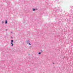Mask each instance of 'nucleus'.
<instances>
[{
	"instance_id": "f257e3e1",
	"label": "nucleus",
	"mask_w": 73,
	"mask_h": 73,
	"mask_svg": "<svg viewBox=\"0 0 73 73\" xmlns=\"http://www.w3.org/2000/svg\"><path fill=\"white\" fill-rule=\"evenodd\" d=\"M27 44L31 43L30 41H29V40H27Z\"/></svg>"
},
{
	"instance_id": "f03ea898",
	"label": "nucleus",
	"mask_w": 73,
	"mask_h": 73,
	"mask_svg": "<svg viewBox=\"0 0 73 73\" xmlns=\"http://www.w3.org/2000/svg\"><path fill=\"white\" fill-rule=\"evenodd\" d=\"M11 44H13V40H11Z\"/></svg>"
},
{
	"instance_id": "7ed1b4c3",
	"label": "nucleus",
	"mask_w": 73,
	"mask_h": 73,
	"mask_svg": "<svg viewBox=\"0 0 73 73\" xmlns=\"http://www.w3.org/2000/svg\"><path fill=\"white\" fill-rule=\"evenodd\" d=\"M5 24H7V20L5 21Z\"/></svg>"
},
{
	"instance_id": "20e7f679",
	"label": "nucleus",
	"mask_w": 73,
	"mask_h": 73,
	"mask_svg": "<svg viewBox=\"0 0 73 73\" xmlns=\"http://www.w3.org/2000/svg\"><path fill=\"white\" fill-rule=\"evenodd\" d=\"M33 11H35V9H33Z\"/></svg>"
},
{
	"instance_id": "39448f33",
	"label": "nucleus",
	"mask_w": 73,
	"mask_h": 73,
	"mask_svg": "<svg viewBox=\"0 0 73 73\" xmlns=\"http://www.w3.org/2000/svg\"><path fill=\"white\" fill-rule=\"evenodd\" d=\"M41 52H39L38 54H41Z\"/></svg>"
},
{
	"instance_id": "423d86ee",
	"label": "nucleus",
	"mask_w": 73,
	"mask_h": 73,
	"mask_svg": "<svg viewBox=\"0 0 73 73\" xmlns=\"http://www.w3.org/2000/svg\"><path fill=\"white\" fill-rule=\"evenodd\" d=\"M4 21H2V24H4Z\"/></svg>"
},
{
	"instance_id": "0eeeda50",
	"label": "nucleus",
	"mask_w": 73,
	"mask_h": 73,
	"mask_svg": "<svg viewBox=\"0 0 73 73\" xmlns=\"http://www.w3.org/2000/svg\"><path fill=\"white\" fill-rule=\"evenodd\" d=\"M13 44H11V46H13Z\"/></svg>"
},
{
	"instance_id": "6e6552de",
	"label": "nucleus",
	"mask_w": 73,
	"mask_h": 73,
	"mask_svg": "<svg viewBox=\"0 0 73 73\" xmlns=\"http://www.w3.org/2000/svg\"><path fill=\"white\" fill-rule=\"evenodd\" d=\"M29 45H31V43H28Z\"/></svg>"
},
{
	"instance_id": "1a4fd4ad",
	"label": "nucleus",
	"mask_w": 73,
	"mask_h": 73,
	"mask_svg": "<svg viewBox=\"0 0 73 73\" xmlns=\"http://www.w3.org/2000/svg\"><path fill=\"white\" fill-rule=\"evenodd\" d=\"M40 52H41V53L42 52V50H41Z\"/></svg>"
},
{
	"instance_id": "9d476101",
	"label": "nucleus",
	"mask_w": 73,
	"mask_h": 73,
	"mask_svg": "<svg viewBox=\"0 0 73 73\" xmlns=\"http://www.w3.org/2000/svg\"><path fill=\"white\" fill-rule=\"evenodd\" d=\"M6 31H8V29H6Z\"/></svg>"
},
{
	"instance_id": "9b49d317",
	"label": "nucleus",
	"mask_w": 73,
	"mask_h": 73,
	"mask_svg": "<svg viewBox=\"0 0 73 73\" xmlns=\"http://www.w3.org/2000/svg\"><path fill=\"white\" fill-rule=\"evenodd\" d=\"M11 38H13V37H11Z\"/></svg>"
},
{
	"instance_id": "f8f14e48",
	"label": "nucleus",
	"mask_w": 73,
	"mask_h": 73,
	"mask_svg": "<svg viewBox=\"0 0 73 73\" xmlns=\"http://www.w3.org/2000/svg\"><path fill=\"white\" fill-rule=\"evenodd\" d=\"M35 9V10H37V9Z\"/></svg>"
},
{
	"instance_id": "ddd939ff",
	"label": "nucleus",
	"mask_w": 73,
	"mask_h": 73,
	"mask_svg": "<svg viewBox=\"0 0 73 73\" xmlns=\"http://www.w3.org/2000/svg\"><path fill=\"white\" fill-rule=\"evenodd\" d=\"M11 33H13L12 32H11Z\"/></svg>"
},
{
	"instance_id": "4468645a",
	"label": "nucleus",
	"mask_w": 73,
	"mask_h": 73,
	"mask_svg": "<svg viewBox=\"0 0 73 73\" xmlns=\"http://www.w3.org/2000/svg\"><path fill=\"white\" fill-rule=\"evenodd\" d=\"M52 63H53V64H54V63L53 62Z\"/></svg>"
}]
</instances>
